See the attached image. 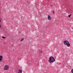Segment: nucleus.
Masks as SVG:
<instances>
[{
	"mask_svg": "<svg viewBox=\"0 0 73 73\" xmlns=\"http://www.w3.org/2000/svg\"><path fill=\"white\" fill-rule=\"evenodd\" d=\"M52 12H53V14H54V11L53 10V11H52Z\"/></svg>",
	"mask_w": 73,
	"mask_h": 73,
	"instance_id": "obj_12",
	"label": "nucleus"
},
{
	"mask_svg": "<svg viewBox=\"0 0 73 73\" xmlns=\"http://www.w3.org/2000/svg\"><path fill=\"white\" fill-rule=\"evenodd\" d=\"M63 42L64 45H66V44L69 42V41L68 40H65Z\"/></svg>",
	"mask_w": 73,
	"mask_h": 73,
	"instance_id": "obj_3",
	"label": "nucleus"
},
{
	"mask_svg": "<svg viewBox=\"0 0 73 73\" xmlns=\"http://www.w3.org/2000/svg\"><path fill=\"white\" fill-rule=\"evenodd\" d=\"M24 38H22L21 39V40L20 41H21V42L23 41L24 40Z\"/></svg>",
	"mask_w": 73,
	"mask_h": 73,
	"instance_id": "obj_8",
	"label": "nucleus"
},
{
	"mask_svg": "<svg viewBox=\"0 0 73 73\" xmlns=\"http://www.w3.org/2000/svg\"><path fill=\"white\" fill-rule=\"evenodd\" d=\"M72 16V15H69L68 16V17H70V16Z\"/></svg>",
	"mask_w": 73,
	"mask_h": 73,
	"instance_id": "obj_9",
	"label": "nucleus"
},
{
	"mask_svg": "<svg viewBox=\"0 0 73 73\" xmlns=\"http://www.w3.org/2000/svg\"><path fill=\"white\" fill-rule=\"evenodd\" d=\"M0 28H1V25H0Z\"/></svg>",
	"mask_w": 73,
	"mask_h": 73,
	"instance_id": "obj_13",
	"label": "nucleus"
},
{
	"mask_svg": "<svg viewBox=\"0 0 73 73\" xmlns=\"http://www.w3.org/2000/svg\"><path fill=\"white\" fill-rule=\"evenodd\" d=\"M1 20H0V22H1Z\"/></svg>",
	"mask_w": 73,
	"mask_h": 73,
	"instance_id": "obj_14",
	"label": "nucleus"
},
{
	"mask_svg": "<svg viewBox=\"0 0 73 73\" xmlns=\"http://www.w3.org/2000/svg\"><path fill=\"white\" fill-rule=\"evenodd\" d=\"M40 50H39L38 51V54H40Z\"/></svg>",
	"mask_w": 73,
	"mask_h": 73,
	"instance_id": "obj_10",
	"label": "nucleus"
},
{
	"mask_svg": "<svg viewBox=\"0 0 73 73\" xmlns=\"http://www.w3.org/2000/svg\"><path fill=\"white\" fill-rule=\"evenodd\" d=\"M3 56L2 55L0 56V61L1 62L3 60Z\"/></svg>",
	"mask_w": 73,
	"mask_h": 73,
	"instance_id": "obj_4",
	"label": "nucleus"
},
{
	"mask_svg": "<svg viewBox=\"0 0 73 73\" xmlns=\"http://www.w3.org/2000/svg\"><path fill=\"white\" fill-rule=\"evenodd\" d=\"M66 67H68V66H66Z\"/></svg>",
	"mask_w": 73,
	"mask_h": 73,
	"instance_id": "obj_15",
	"label": "nucleus"
},
{
	"mask_svg": "<svg viewBox=\"0 0 73 73\" xmlns=\"http://www.w3.org/2000/svg\"><path fill=\"white\" fill-rule=\"evenodd\" d=\"M8 69H9V66L8 65H5L3 68V70H7Z\"/></svg>",
	"mask_w": 73,
	"mask_h": 73,
	"instance_id": "obj_2",
	"label": "nucleus"
},
{
	"mask_svg": "<svg viewBox=\"0 0 73 73\" xmlns=\"http://www.w3.org/2000/svg\"><path fill=\"white\" fill-rule=\"evenodd\" d=\"M2 38H5V37H4V36H3Z\"/></svg>",
	"mask_w": 73,
	"mask_h": 73,
	"instance_id": "obj_11",
	"label": "nucleus"
},
{
	"mask_svg": "<svg viewBox=\"0 0 73 73\" xmlns=\"http://www.w3.org/2000/svg\"><path fill=\"white\" fill-rule=\"evenodd\" d=\"M54 61H55V59L52 56H50L48 60L49 62L52 64V63H53V62H54Z\"/></svg>",
	"mask_w": 73,
	"mask_h": 73,
	"instance_id": "obj_1",
	"label": "nucleus"
},
{
	"mask_svg": "<svg viewBox=\"0 0 73 73\" xmlns=\"http://www.w3.org/2000/svg\"><path fill=\"white\" fill-rule=\"evenodd\" d=\"M18 73H22V70L20 69L18 70Z\"/></svg>",
	"mask_w": 73,
	"mask_h": 73,
	"instance_id": "obj_7",
	"label": "nucleus"
},
{
	"mask_svg": "<svg viewBox=\"0 0 73 73\" xmlns=\"http://www.w3.org/2000/svg\"><path fill=\"white\" fill-rule=\"evenodd\" d=\"M66 45H67L68 47H69V46H70V43H69L68 42L67 44H66Z\"/></svg>",
	"mask_w": 73,
	"mask_h": 73,
	"instance_id": "obj_6",
	"label": "nucleus"
},
{
	"mask_svg": "<svg viewBox=\"0 0 73 73\" xmlns=\"http://www.w3.org/2000/svg\"><path fill=\"white\" fill-rule=\"evenodd\" d=\"M48 20H51V17L48 15Z\"/></svg>",
	"mask_w": 73,
	"mask_h": 73,
	"instance_id": "obj_5",
	"label": "nucleus"
}]
</instances>
